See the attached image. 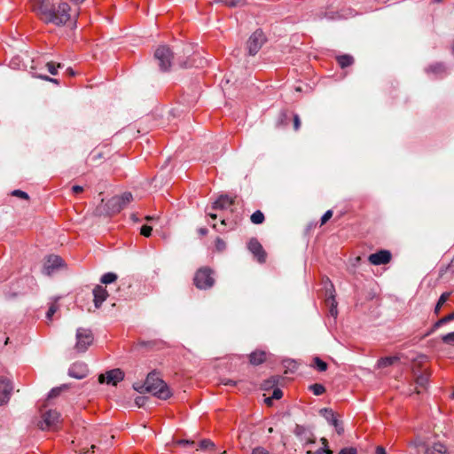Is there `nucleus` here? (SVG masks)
Instances as JSON below:
<instances>
[{"instance_id": "nucleus-40", "label": "nucleus", "mask_w": 454, "mask_h": 454, "mask_svg": "<svg viewBox=\"0 0 454 454\" xmlns=\"http://www.w3.org/2000/svg\"><path fill=\"white\" fill-rule=\"evenodd\" d=\"M175 443L176 445L193 446L195 444V442L192 441V440L181 439V440H176L175 442Z\"/></svg>"}, {"instance_id": "nucleus-54", "label": "nucleus", "mask_w": 454, "mask_h": 454, "mask_svg": "<svg viewBox=\"0 0 454 454\" xmlns=\"http://www.w3.org/2000/svg\"><path fill=\"white\" fill-rule=\"evenodd\" d=\"M375 454H387L385 448L378 446L375 450Z\"/></svg>"}, {"instance_id": "nucleus-20", "label": "nucleus", "mask_w": 454, "mask_h": 454, "mask_svg": "<svg viewBox=\"0 0 454 454\" xmlns=\"http://www.w3.org/2000/svg\"><path fill=\"white\" fill-rule=\"evenodd\" d=\"M323 411L326 413H329V415L331 416V424L335 427L337 434L339 435L342 434L344 433L342 422L336 418L333 410L328 408H323Z\"/></svg>"}, {"instance_id": "nucleus-61", "label": "nucleus", "mask_w": 454, "mask_h": 454, "mask_svg": "<svg viewBox=\"0 0 454 454\" xmlns=\"http://www.w3.org/2000/svg\"><path fill=\"white\" fill-rule=\"evenodd\" d=\"M131 219L134 221V222H139V218L137 216V215L133 214L131 215Z\"/></svg>"}, {"instance_id": "nucleus-4", "label": "nucleus", "mask_w": 454, "mask_h": 454, "mask_svg": "<svg viewBox=\"0 0 454 454\" xmlns=\"http://www.w3.org/2000/svg\"><path fill=\"white\" fill-rule=\"evenodd\" d=\"M70 6L67 3H60L57 8L53 9L48 23L56 26L65 25L70 20Z\"/></svg>"}, {"instance_id": "nucleus-26", "label": "nucleus", "mask_w": 454, "mask_h": 454, "mask_svg": "<svg viewBox=\"0 0 454 454\" xmlns=\"http://www.w3.org/2000/svg\"><path fill=\"white\" fill-rule=\"evenodd\" d=\"M250 220L254 224H261L264 222L265 217L262 211L256 210L254 213L252 214L250 216Z\"/></svg>"}, {"instance_id": "nucleus-1", "label": "nucleus", "mask_w": 454, "mask_h": 454, "mask_svg": "<svg viewBox=\"0 0 454 454\" xmlns=\"http://www.w3.org/2000/svg\"><path fill=\"white\" fill-rule=\"evenodd\" d=\"M145 388L148 393L162 400L168 399L172 395L166 382L154 372L147 375Z\"/></svg>"}, {"instance_id": "nucleus-36", "label": "nucleus", "mask_w": 454, "mask_h": 454, "mask_svg": "<svg viewBox=\"0 0 454 454\" xmlns=\"http://www.w3.org/2000/svg\"><path fill=\"white\" fill-rule=\"evenodd\" d=\"M11 194L12 196L18 197L20 199H23V200H29L28 194L21 190H14L12 192Z\"/></svg>"}, {"instance_id": "nucleus-51", "label": "nucleus", "mask_w": 454, "mask_h": 454, "mask_svg": "<svg viewBox=\"0 0 454 454\" xmlns=\"http://www.w3.org/2000/svg\"><path fill=\"white\" fill-rule=\"evenodd\" d=\"M82 191H83V187H82V186H81V185H74V186L72 187V192H73V193H74V194L80 193V192H82Z\"/></svg>"}, {"instance_id": "nucleus-2", "label": "nucleus", "mask_w": 454, "mask_h": 454, "mask_svg": "<svg viewBox=\"0 0 454 454\" xmlns=\"http://www.w3.org/2000/svg\"><path fill=\"white\" fill-rule=\"evenodd\" d=\"M133 200L130 192H125L121 195H115L106 203V214L113 215L120 213Z\"/></svg>"}, {"instance_id": "nucleus-3", "label": "nucleus", "mask_w": 454, "mask_h": 454, "mask_svg": "<svg viewBox=\"0 0 454 454\" xmlns=\"http://www.w3.org/2000/svg\"><path fill=\"white\" fill-rule=\"evenodd\" d=\"M193 283L200 290L211 288L215 284L213 271L207 267L199 269L195 273Z\"/></svg>"}, {"instance_id": "nucleus-57", "label": "nucleus", "mask_w": 454, "mask_h": 454, "mask_svg": "<svg viewBox=\"0 0 454 454\" xmlns=\"http://www.w3.org/2000/svg\"><path fill=\"white\" fill-rule=\"evenodd\" d=\"M158 218H159V216H155V215H146V216L145 217V219L146 221H148V222H151V221L156 220V219H158Z\"/></svg>"}, {"instance_id": "nucleus-7", "label": "nucleus", "mask_w": 454, "mask_h": 454, "mask_svg": "<svg viewBox=\"0 0 454 454\" xmlns=\"http://www.w3.org/2000/svg\"><path fill=\"white\" fill-rule=\"evenodd\" d=\"M93 341V335L90 330L78 328L76 331L75 348L79 352H84Z\"/></svg>"}, {"instance_id": "nucleus-24", "label": "nucleus", "mask_w": 454, "mask_h": 454, "mask_svg": "<svg viewBox=\"0 0 454 454\" xmlns=\"http://www.w3.org/2000/svg\"><path fill=\"white\" fill-rule=\"evenodd\" d=\"M399 360V356H386L382 357L378 361V366L380 368H384L394 364L395 362Z\"/></svg>"}, {"instance_id": "nucleus-37", "label": "nucleus", "mask_w": 454, "mask_h": 454, "mask_svg": "<svg viewBox=\"0 0 454 454\" xmlns=\"http://www.w3.org/2000/svg\"><path fill=\"white\" fill-rule=\"evenodd\" d=\"M215 248L218 252H223L226 248V243L220 238L215 239Z\"/></svg>"}, {"instance_id": "nucleus-28", "label": "nucleus", "mask_w": 454, "mask_h": 454, "mask_svg": "<svg viewBox=\"0 0 454 454\" xmlns=\"http://www.w3.org/2000/svg\"><path fill=\"white\" fill-rule=\"evenodd\" d=\"M450 293H443L442 294V295L440 296L437 303H436V306L434 308V313L438 314L442 306L448 301L449 297H450Z\"/></svg>"}, {"instance_id": "nucleus-49", "label": "nucleus", "mask_w": 454, "mask_h": 454, "mask_svg": "<svg viewBox=\"0 0 454 454\" xmlns=\"http://www.w3.org/2000/svg\"><path fill=\"white\" fill-rule=\"evenodd\" d=\"M221 384L225 386H236L237 382L230 379H221Z\"/></svg>"}, {"instance_id": "nucleus-31", "label": "nucleus", "mask_w": 454, "mask_h": 454, "mask_svg": "<svg viewBox=\"0 0 454 454\" xmlns=\"http://www.w3.org/2000/svg\"><path fill=\"white\" fill-rule=\"evenodd\" d=\"M58 309H59V305L56 302H52L50 305V307H49V309H48V310L46 312V318H47V320L51 322L52 317L58 311Z\"/></svg>"}, {"instance_id": "nucleus-48", "label": "nucleus", "mask_w": 454, "mask_h": 454, "mask_svg": "<svg viewBox=\"0 0 454 454\" xmlns=\"http://www.w3.org/2000/svg\"><path fill=\"white\" fill-rule=\"evenodd\" d=\"M301 126V121L298 114L294 115V128L295 130H298Z\"/></svg>"}, {"instance_id": "nucleus-30", "label": "nucleus", "mask_w": 454, "mask_h": 454, "mask_svg": "<svg viewBox=\"0 0 454 454\" xmlns=\"http://www.w3.org/2000/svg\"><path fill=\"white\" fill-rule=\"evenodd\" d=\"M448 273L454 274V258L445 268H442L440 270L439 275L441 278H442L444 275H446Z\"/></svg>"}, {"instance_id": "nucleus-15", "label": "nucleus", "mask_w": 454, "mask_h": 454, "mask_svg": "<svg viewBox=\"0 0 454 454\" xmlns=\"http://www.w3.org/2000/svg\"><path fill=\"white\" fill-rule=\"evenodd\" d=\"M62 262L63 260L60 256L55 254L49 255L43 266V272L46 275H51L53 270L62 265Z\"/></svg>"}, {"instance_id": "nucleus-17", "label": "nucleus", "mask_w": 454, "mask_h": 454, "mask_svg": "<svg viewBox=\"0 0 454 454\" xmlns=\"http://www.w3.org/2000/svg\"><path fill=\"white\" fill-rule=\"evenodd\" d=\"M107 296L108 293L105 287L100 285L96 286L93 289V302L95 307L98 309Z\"/></svg>"}, {"instance_id": "nucleus-55", "label": "nucleus", "mask_w": 454, "mask_h": 454, "mask_svg": "<svg viewBox=\"0 0 454 454\" xmlns=\"http://www.w3.org/2000/svg\"><path fill=\"white\" fill-rule=\"evenodd\" d=\"M198 232H199V234H200V235H201V236H205V235H207V234L208 231H207V228H200V229L198 230Z\"/></svg>"}, {"instance_id": "nucleus-5", "label": "nucleus", "mask_w": 454, "mask_h": 454, "mask_svg": "<svg viewBox=\"0 0 454 454\" xmlns=\"http://www.w3.org/2000/svg\"><path fill=\"white\" fill-rule=\"evenodd\" d=\"M154 58L158 61L161 71L166 72L169 70L173 53L168 47L165 45L159 46L154 52Z\"/></svg>"}, {"instance_id": "nucleus-45", "label": "nucleus", "mask_w": 454, "mask_h": 454, "mask_svg": "<svg viewBox=\"0 0 454 454\" xmlns=\"http://www.w3.org/2000/svg\"><path fill=\"white\" fill-rule=\"evenodd\" d=\"M251 454H270V452L262 447H256L253 449Z\"/></svg>"}, {"instance_id": "nucleus-43", "label": "nucleus", "mask_w": 454, "mask_h": 454, "mask_svg": "<svg viewBox=\"0 0 454 454\" xmlns=\"http://www.w3.org/2000/svg\"><path fill=\"white\" fill-rule=\"evenodd\" d=\"M147 401V398L145 397V396H137L136 399H135V403L138 406V407H143L145 403Z\"/></svg>"}, {"instance_id": "nucleus-58", "label": "nucleus", "mask_w": 454, "mask_h": 454, "mask_svg": "<svg viewBox=\"0 0 454 454\" xmlns=\"http://www.w3.org/2000/svg\"><path fill=\"white\" fill-rule=\"evenodd\" d=\"M340 17H342V16L338 13H336V16L333 13H331V15L327 16V18L330 20H334V19L340 18Z\"/></svg>"}, {"instance_id": "nucleus-22", "label": "nucleus", "mask_w": 454, "mask_h": 454, "mask_svg": "<svg viewBox=\"0 0 454 454\" xmlns=\"http://www.w3.org/2000/svg\"><path fill=\"white\" fill-rule=\"evenodd\" d=\"M426 71L428 74L432 73L436 76H442L446 73V68L442 64L436 63L427 67Z\"/></svg>"}, {"instance_id": "nucleus-64", "label": "nucleus", "mask_w": 454, "mask_h": 454, "mask_svg": "<svg viewBox=\"0 0 454 454\" xmlns=\"http://www.w3.org/2000/svg\"><path fill=\"white\" fill-rule=\"evenodd\" d=\"M424 454H434V450H432L431 449H427L426 451L424 452Z\"/></svg>"}, {"instance_id": "nucleus-33", "label": "nucleus", "mask_w": 454, "mask_h": 454, "mask_svg": "<svg viewBox=\"0 0 454 454\" xmlns=\"http://www.w3.org/2000/svg\"><path fill=\"white\" fill-rule=\"evenodd\" d=\"M46 67H47L48 71H49L51 74L55 75V74H57V73H58V72H57V68H62V67H63V65H62V64H60V63H59L58 65H56L54 62H51H51H48V63L46 64Z\"/></svg>"}, {"instance_id": "nucleus-35", "label": "nucleus", "mask_w": 454, "mask_h": 454, "mask_svg": "<svg viewBox=\"0 0 454 454\" xmlns=\"http://www.w3.org/2000/svg\"><path fill=\"white\" fill-rule=\"evenodd\" d=\"M442 340L447 345L454 346V332L443 335Z\"/></svg>"}, {"instance_id": "nucleus-60", "label": "nucleus", "mask_w": 454, "mask_h": 454, "mask_svg": "<svg viewBox=\"0 0 454 454\" xmlns=\"http://www.w3.org/2000/svg\"><path fill=\"white\" fill-rule=\"evenodd\" d=\"M320 441H321L322 444L325 446V448H327V445H328V441H327V439H326V438H325V437H323V438H321V440H320Z\"/></svg>"}, {"instance_id": "nucleus-18", "label": "nucleus", "mask_w": 454, "mask_h": 454, "mask_svg": "<svg viewBox=\"0 0 454 454\" xmlns=\"http://www.w3.org/2000/svg\"><path fill=\"white\" fill-rule=\"evenodd\" d=\"M234 203L233 199L230 198L227 195H221L214 203L212 206V209L218 210V209H226L229 207H231Z\"/></svg>"}, {"instance_id": "nucleus-10", "label": "nucleus", "mask_w": 454, "mask_h": 454, "mask_svg": "<svg viewBox=\"0 0 454 454\" xmlns=\"http://www.w3.org/2000/svg\"><path fill=\"white\" fill-rule=\"evenodd\" d=\"M124 372L119 368L110 370L106 372V374H100L98 376V382L103 384H111L113 386H116L117 383L123 380L124 379Z\"/></svg>"}, {"instance_id": "nucleus-39", "label": "nucleus", "mask_w": 454, "mask_h": 454, "mask_svg": "<svg viewBox=\"0 0 454 454\" xmlns=\"http://www.w3.org/2000/svg\"><path fill=\"white\" fill-rule=\"evenodd\" d=\"M153 228L149 225H143L140 229V234L144 237H150L152 234Z\"/></svg>"}, {"instance_id": "nucleus-29", "label": "nucleus", "mask_w": 454, "mask_h": 454, "mask_svg": "<svg viewBox=\"0 0 454 454\" xmlns=\"http://www.w3.org/2000/svg\"><path fill=\"white\" fill-rule=\"evenodd\" d=\"M309 388L313 392L315 395H321L325 392V387L322 384L318 383L310 385Z\"/></svg>"}, {"instance_id": "nucleus-12", "label": "nucleus", "mask_w": 454, "mask_h": 454, "mask_svg": "<svg viewBox=\"0 0 454 454\" xmlns=\"http://www.w3.org/2000/svg\"><path fill=\"white\" fill-rule=\"evenodd\" d=\"M248 249L256 258L257 262L263 263L266 261L267 254L264 251L261 243L254 238L251 239L248 242Z\"/></svg>"}, {"instance_id": "nucleus-21", "label": "nucleus", "mask_w": 454, "mask_h": 454, "mask_svg": "<svg viewBox=\"0 0 454 454\" xmlns=\"http://www.w3.org/2000/svg\"><path fill=\"white\" fill-rule=\"evenodd\" d=\"M266 360V353L264 351H254L249 356V362L253 365H259Z\"/></svg>"}, {"instance_id": "nucleus-63", "label": "nucleus", "mask_w": 454, "mask_h": 454, "mask_svg": "<svg viewBox=\"0 0 454 454\" xmlns=\"http://www.w3.org/2000/svg\"><path fill=\"white\" fill-rule=\"evenodd\" d=\"M208 215H209L212 219H214V220H215V219L217 218V215H216V214H215V213H208Z\"/></svg>"}, {"instance_id": "nucleus-8", "label": "nucleus", "mask_w": 454, "mask_h": 454, "mask_svg": "<svg viewBox=\"0 0 454 454\" xmlns=\"http://www.w3.org/2000/svg\"><path fill=\"white\" fill-rule=\"evenodd\" d=\"M266 41V37L261 29L255 30L247 40V51L249 55H255Z\"/></svg>"}, {"instance_id": "nucleus-56", "label": "nucleus", "mask_w": 454, "mask_h": 454, "mask_svg": "<svg viewBox=\"0 0 454 454\" xmlns=\"http://www.w3.org/2000/svg\"><path fill=\"white\" fill-rule=\"evenodd\" d=\"M439 322L442 325L450 322V320L448 319V316H445V317H442L441 319H439Z\"/></svg>"}, {"instance_id": "nucleus-19", "label": "nucleus", "mask_w": 454, "mask_h": 454, "mask_svg": "<svg viewBox=\"0 0 454 454\" xmlns=\"http://www.w3.org/2000/svg\"><path fill=\"white\" fill-rule=\"evenodd\" d=\"M87 374V368L84 364H74L69 369V375L75 379H83Z\"/></svg>"}, {"instance_id": "nucleus-25", "label": "nucleus", "mask_w": 454, "mask_h": 454, "mask_svg": "<svg viewBox=\"0 0 454 454\" xmlns=\"http://www.w3.org/2000/svg\"><path fill=\"white\" fill-rule=\"evenodd\" d=\"M318 372H325L328 368L327 364L318 356L313 358V364H311Z\"/></svg>"}, {"instance_id": "nucleus-52", "label": "nucleus", "mask_w": 454, "mask_h": 454, "mask_svg": "<svg viewBox=\"0 0 454 454\" xmlns=\"http://www.w3.org/2000/svg\"><path fill=\"white\" fill-rule=\"evenodd\" d=\"M40 78L43 79V80L49 81L51 82H54L56 84H59V81L57 79L50 78V77L45 76V75H41Z\"/></svg>"}, {"instance_id": "nucleus-46", "label": "nucleus", "mask_w": 454, "mask_h": 454, "mask_svg": "<svg viewBox=\"0 0 454 454\" xmlns=\"http://www.w3.org/2000/svg\"><path fill=\"white\" fill-rule=\"evenodd\" d=\"M273 399H280L283 396V392L279 388H275L272 393Z\"/></svg>"}, {"instance_id": "nucleus-23", "label": "nucleus", "mask_w": 454, "mask_h": 454, "mask_svg": "<svg viewBox=\"0 0 454 454\" xmlns=\"http://www.w3.org/2000/svg\"><path fill=\"white\" fill-rule=\"evenodd\" d=\"M336 59L341 68L349 67L354 63L353 57L348 54L338 56Z\"/></svg>"}, {"instance_id": "nucleus-44", "label": "nucleus", "mask_w": 454, "mask_h": 454, "mask_svg": "<svg viewBox=\"0 0 454 454\" xmlns=\"http://www.w3.org/2000/svg\"><path fill=\"white\" fill-rule=\"evenodd\" d=\"M61 389H62L61 387L52 388L51 390V392L49 393L48 398L57 397L60 394Z\"/></svg>"}, {"instance_id": "nucleus-50", "label": "nucleus", "mask_w": 454, "mask_h": 454, "mask_svg": "<svg viewBox=\"0 0 454 454\" xmlns=\"http://www.w3.org/2000/svg\"><path fill=\"white\" fill-rule=\"evenodd\" d=\"M315 454H333V450H331L329 448H322L318 449Z\"/></svg>"}, {"instance_id": "nucleus-13", "label": "nucleus", "mask_w": 454, "mask_h": 454, "mask_svg": "<svg viewBox=\"0 0 454 454\" xmlns=\"http://www.w3.org/2000/svg\"><path fill=\"white\" fill-rule=\"evenodd\" d=\"M13 387L11 380L0 378V405L8 403L11 398Z\"/></svg>"}, {"instance_id": "nucleus-34", "label": "nucleus", "mask_w": 454, "mask_h": 454, "mask_svg": "<svg viewBox=\"0 0 454 454\" xmlns=\"http://www.w3.org/2000/svg\"><path fill=\"white\" fill-rule=\"evenodd\" d=\"M217 2H222L225 5L229 6V7H236V6H239V5H244L246 4V0H230V1H220V0H218Z\"/></svg>"}, {"instance_id": "nucleus-38", "label": "nucleus", "mask_w": 454, "mask_h": 454, "mask_svg": "<svg viewBox=\"0 0 454 454\" xmlns=\"http://www.w3.org/2000/svg\"><path fill=\"white\" fill-rule=\"evenodd\" d=\"M431 450H434V453L438 452L439 454H443L446 452V447L440 442L434 443Z\"/></svg>"}, {"instance_id": "nucleus-11", "label": "nucleus", "mask_w": 454, "mask_h": 454, "mask_svg": "<svg viewBox=\"0 0 454 454\" xmlns=\"http://www.w3.org/2000/svg\"><path fill=\"white\" fill-rule=\"evenodd\" d=\"M60 414L57 411L50 410L43 414V419L39 422L38 427L42 430H47L54 427L59 422Z\"/></svg>"}, {"instance_id": "nucleus-6", "label": "nucleus", "mask_w": 454, "mask_h": 454, "mask_svg": "<svg viewBox=\"0 0 454 454\" xmlns=\"http://www.w3.org/2000/svg\"><path fill=\"white\" fill-rule=\"evenodd\" d=\"M34 11L40 16V18L46 23L55 9L51 0H31Z\"/></svg>"}, {"instance_id": "nucleus-53", "label": "nucleus", "mask_w": 454, "mask_h": 454, "mask_svg": "<svg viewBox=\"0 0 454 454\" xmlns=\"http://www.w3.org/2000/svg\"><path fill=\"white\" fill-rule=\"evenodd\" d=\"M319 413L320 415H322L329 423H331V416L329 415V413H326L323 411V409H321L319 411Z\"/></svg>"}, {"instance_id": "nucleus-32", "label": "nucleus", "mask_w": 454, "mask_h": 454, "mask_svg": "<svg viewBox=\"0 0 454 454\" xmlns=\"http://www.w3.org/2000/svg\"><path fill=\"white\" fill-rule=\"evenodd\" d=\"M200 450L215 449V443L210 439H203L200 442Z\"/></svg>"}, {"instance_id": "nucleus-42", "label": "nucleus", "mask_w": 454, "mask_h": 454, "mask_svg": "<svg viewBox=\"0 0 454 454\" xmlns=\"http://www.w3.org/2000/svg\"><path fill=\"white\" fill-rule=\"evenodd\" d=\"M339 454H357V451L356 448L350 447L340 450Z\"/></svg>"}, {"instance_id": "nucleus-9", "label": "nucleus", "mask_w": 454, "mask_h": 454, "mask_svg": "<svg viewBox=\"0 0 454 454\" xmlns=\"http://www.w3.org/2000/svg\"><path fill=\"white\" fill-rule=\"evenodd\" d=\"M420 364H421V361L417 362L415 360L414 364L412 366V372L416 378L415 382H416L417 386H416L415 391L417 394H420V392H421L420 388H422V389L427 388L428 380H429V376H430V372L427 371L419 373V367L420 366Z\"/></svg>"}, {"instance_id": "nucleus-62", "label": "nucleus", "mask_w": 454, "mask_h": 454, "mask_svg": "<svg viewBox=\"0 0 454 454\" xmlns=\"http://www.w3.org/2000/svg\"><path fill=\"white\" fill-rule=\"evenodd\" d=\"M447 316H448V319H449L450 321L454 320V312H452V313H450V314H449V315H447Z\"/></svg>"}, {"instance_id": "nucleus-59", "label": "nucleus", "mask_w": 454, "mask_h": 454, "mask_svg": "<svg viewBox=\"0 0 454 454\" xmlns=\"http://www.w3.org/2000/svg\"><path fill=\"white\" fill-rule=\"evenodd\" d=\"M273 400H274V399L272 398V396H270V397H267V398L265 399V403H266V404H267V405L270 406V405L272 404V401H273Z\"/></svg>"}, {"instance_id": "nucleus-41", "label": "nucleus", "mask_w": 454, "mask_h": 454, "mask_svg": "<svg viewBox=\"0 0 454 454\" xmlns=\"http://www.w3.org/2000/svg\"><path fill=\"white\" fill-rule=\"evenodd\" d=\"M333 216V211L332 210H327L324 215L323 216L321 217V223H320V225H324L325 223H326V222Z\"/></svg>"}, {"instance_id": "nucleus-47", "label": "nucleus", "mask_w": 454, "mask_h": 454, "mask_svg": "<svg viewBox=\"0 0 454 454\" xmlns=\"http://www.w3.org/2000/svg\"><path fill=\"white\" fill-rule=\"evenodd\" d=\"M145 382L143 384V385H134L133 387L135 390H137V392H139L140 394H145V393H148L147 390L145 388Z\"/></svg>"}, {"instance_id": "nucleus-16", "label": "nucleus", "mask_w": 454, "mask_h": 454, "mask_svg": "<svg viewBox=\"0 0 454 454\" xmlns=\"http://www.w3.org/2000/svg\"><path fill=\"white\" fill-rule=\"evenodd\" d=\"M326 295L325 303L329 307V314L336 317L338 315L337 301H335L334 288L332 284L330 289H326Z\"/></svg>"}, {"instance_id": "nucleus-14", "label": "nucleus", "mask_w": 454, "mask_h": 454, "mask_svg": "<svg viewBox=\"0 0 454 454\" xmlns=\"http://www.w3.org/2000/svg\"><path fill=\"white\" fill-rule=\"evenodd\" d=\"M392 255L388 250H380L372 254L368 257V261L372 265L387 264L391 261Z\"/></svg>"}, {"instance_id": "nucleus-27", "label": "nucleus", "mask_w": 454, "mask_h": 454, "mask_svg": "<svg viewBox=\"0 0 454 454\" xmlns=\"http://www.w3.org/2000/svg\"><path fill=\"white\" fill-rule=\"evenodd\" d=\"M116 279H117V275L115 273L108 272V273L104 274L101 277L100 282L102 284L107 285V284H111V283L114 282Z\"/></svg>"}]
</instances>
